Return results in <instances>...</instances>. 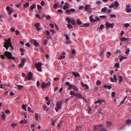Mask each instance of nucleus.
Wrapping results in <instances>:
<instances>
[{"mask_svg": "<svg viewBox=\"0 0 131 131\" xmlns=\"http://www.w3.org/2000/svg\"><path fill=\"white\" fill-rule=\"evenodd\" d=\"M4 54L5 56L9 59L14 60L15 59V57H12L11 53L9 52L6 51L5 52Z\"/></svg>", "mask_w": 131, "mask_h": 131, "instance_id": "nucleus-1", "label": "nucleus"}, {"mask_svg": "<svg viewBox=\"0 0 131 131\" xmlns=\"http://www.w3.org/2000/svg\"><path fill=\"white\" fill-rule=\"evenodd\" d=\"M42 65V63L40 62H39L35 64V67L37 68V70L39 71H41L42 70L41 67V66Z\"/></svg>", "mask_w": 131, "mask_h": 131, "instance_id": "nucleus-2", "label": "nucleus"}, {"mask_svg": "<svg viewBox=\"0 0 131 131\" xmlns=\"http://www.w3.org/2000/svg\"><path fill=\"white\" fill-rule=\"evenodd\" d=\"M68 89H73L75 92H77L78 91V88L75 85H70L69 86Z\"/></svg>", "mask_w": 131, "mask_h": 131, "instance_id": "nucleus-3", "label": "nucleus"}, {"mask_svg": "<svg viewBox=\"0 0 131 131\" xmlns=\"http://www.w3.org/2000/svg\"><path fill=\"white\" fill-rule=\"evenodd\" d=\"M66 20L69 23H71L73 25L75 24L76 23L75 20L72 19L68 17H67V18H66Z\"/></svg>", "mask_w": 131, "mask_h": 131, "instance_id": "nucleus-4", "label": "nucleus"}, {"mask_svg": "<svg viewBox=\"0 0 131 131\" xmlns=\"http://www.w3.org/2000/svg\"><path fill=\"white\" fill-rule=\"evenodd\" d=\"M51 85V82H49L47 83H45L44 82H43L41 84V86L42 89H44L46 87L50 85Z\"/></svg>", "mask_w": 131, "mask_h": 131, "instance_id": "nucleus-5", "label": "nucleus"}, {"mask_svg": "<svg viewBox=\"0 0 131 131\" xmlns=\"http://www.w3.org/2000/svg\"><path fill=\"white\" fill-rule=\"evenodd\" d=\"M75 97L79 99H84V98L83 96L80 93H76Z\"/></svg>", "mask_w": 131, "mask_h": 131, "instance_id": "nucleus-6", "label": "nucleus"}, {"mask_svg": "<svg viewBox=\"0 0 131 131\" xmlns=\"http://www.w3.org/2000/svg\"><path fill=\"white\" fill-rule=\"evenodd\" d=\"M114 25V24L113 23H109L107 21L105 23L106 26L107 28H112Z\"/></svg>", "mask_w": 131, "mask_h": 131, "instance_id": "nucleus-7", "label": "nucleus"}, {"mask_svg": "<svg viewBox=\"0 0 131 131\" xmlns=\"http://www.w3.org/2000/svg\"><path fill=\"white\" fill-rule=\"evenodd\" d=\"M99 130L100 131H107V130L106 128L103 127V125L100 124L99 125Z\"/></svg>", "mask_w": 131, "mask_h": 131, "instance_id": "nucleus-8", "label": "nucleus"}, {"mask_svg": "<svg viewBox=\"0 0 131 131\" xmlns=\"http://www.w3.org/2000/svg\"><path fill=\"white\" fill-rule=\"evenodd\" d=\"M75 9H74L72 8L70 10L67 9L66 11V12L68 14H71V12H74L75 11Z\"/></svg>", "mask_w": 131, "mask_h": 131, "instance_id": "nucleus-9", "label": "nucleus"}, {"mask_svg": "<svg viewBox=\"0 0 131 131\" xmlns=\"http://www.w3.org/2000/svg\"><path fill=\"white\" fill-rule=\"evenodd\" d=\"M62 103V102L61 101H60L56 103L57 106L59 109L61 108Z\"/></svg>", "mask_w": 131, "mask_h": 131, "instance_id": "nucleus-10", "label": "nucleus"}, {"mask_svg": "<svg viewBox=\"0 0 131 131\" xmlns=\"http://www.w3.org/2000/svg\"><path fill=\"white\" fill-rule=\"evenodd\" d=\"M103 88L106 89H110L112 88V87L111 85H108L106 84L104 85Z\"/></svg>", "mask_w": 131, "mask_h": 131, "instance_id": "nucleus-11", "label": "nucleus"}, {"mask_svg": "<svg viewBox=\"0 0 131 131\" xmlns=\"http://www.w3.org/2000/svg\"><path fill=\"white\" fill-rule=\"evenodd\" d=\"M73 75L75 77H80V75L78 73H76L74 72H73L72 73Z\"/></svg>", "mask_w": 131, "mask_h": 131, "instance_id": "nucleus-12", "label": "nucleus"}, {"mask_svg": "<svg viewBox=\"0 0 131 131\" xmlns=\"http://www.w3.org/2000/svg\"><path fill=\"white\" fill-rule=\"evenodd\" d=\"M35 26L36 28H37L38 30H41V28L39 27L40 24L39 23H36L35 25Z\"/></svg>", "mask_w": 131, "mask_h": 131, "instance_id": "nucleus-13", "label": "nucleus"}, {"mask_svg": "<svg viewBox=\"0 0 131 131\" xmlns=\"http://www.w3.org/2000/svg\"><path fill=\"white\" fill-rule=\"evenodd\" d=\"M104 101V100L102 99H99L95 102V103L96 104V105H97V103L100 104L102 102Z\"/></svg>", "mask_w": 131, "mask_h": 131, "instance_id": "nucleus-14", "label": "nucleus"}, {"mask_svg": "<svg viewBox=\"0 0 131 131\" xmlns=\"http://www.w3.org/2000/svg\"><path fill=\"white\" fill-rule=\"evenodd\" d=\"M32 76V74L30 72H29L28 74V76L27 78V79L29 80H31V79Z\"/></svg>", "mask_w": 131, "mask_h": 131, "instance_id": "nucleus-15", "label": "nucleus"}, {"mask_svg": "<svg viewBox=\"0 0 131 131\" xmlns=\"http://www.w3.org/2000/svg\"><path fill=\"white\" fill-rule=\"evenodd\" d=\"M65 4V5L63 7V9H64L66 10L67 8H68L69 7L68 3H66Z\"/></svg>", "mask_w": 131, "mask_h": 131, "instance_id": "nucleus-16", "label": "nucleus"}, {"mask_svg": "<svg viewBox=\"0 0 131 131\" xmlns=\"http://www.w3.org/2000/svg\"><path fill=\"white\" fill-rule=\"evenodd\" d=\"M127 58V57H126L120 56V58H119V60L121 62L123 60Z\"/></svg>", "mask_w": 131, "mask_h": 131, "instance_id": "nucleus-17", "label": "nucleus"}, {"mask_svg": "<svg viewBox=\"0 0 131 131\" xmlns=\"http://www.w3.org/2000/svg\"><path fill=\"white\" fill-rule=\"evenodd\" d=\"M82 86L84 87H85L86 89H89V87L88 85L86 84H84L83 82L81 83Z\"/></svg>", "mask_w": 131, "mask_h": 131, "instance_id": "nucleus-18", "label": "nucleus"}, {"mask_svg": "<svg viewBox=\"0 0 131 131\" xmlns=\"http://www.w3.org/2000/svg\"><path fill=\"white\" fill-rule=\"evenodd\" d=\"M70 94L72 96V97L73 96H74L76 95V93L75 92L72 91H71L70 92Z\"/></svg>", "mask_w": 131, "mask_h": 131, "instance_id": "nucleus-19", "label": "nucleus"}, {"mask_svg": "<svg viewBox=\"0 0 131 131\" xmlns=\"http://www.w3.org/2000/svg\"><path fill=\"white\" fill-rule=\"evenodd\" d=\"M36 7V5L35 4H33L30 6V9L31 10H32L33 9H34Z\"/></svg>", "mask_w": 131, "mask_h": 131, "instance_id": "nucleus-20", "label": "nucleus"}, {"mask_svg": "<svg viewBox=\"0 0 131 131\" xmlns=\"http://www.w3.org/2000/svg\"><path fill=\"white\" fill-rule=\"evenodd\" d=\"M16 85L17 86L18 88L20 90H21L24 87L22 85H19L17 84H16Z\"/></svg>", "mask_w": 131, "mask_h": 131, "instance_id": "nucleus-21", "label": "nucleus"}, {"mask_svg": "<svg viewBox=\"0 0 131 131\" xmlns=\"http://www.w3.org/2000/svg\"><path fill=\"white\" fill-rule=\"evenodd\" d=\"M2 114L1 115V116L2 117V119L3 120H4L5 118V115L4 112H2Z\"/></svg>", "mask_w": 131, "mask_h": 131, "instance_id": "nucleus-22", "label": "nucleus"}, {"mask_svg": "<svg viewBox=\"0 0 131 131\" xmlns=\"http://www.w3.org/2000/svg\"><path fill=\"white\" fill-rule=\"evenodd\" d=\"M27 123V121L24 119V120H22L20 122V124H25Z\"/></svg>", "mask_w": 131, "mask_h": 131, "instance_id": "nucleus-23", "label": "nucleus"}, {"mask_svg": "<svg viewBox=\"0 0 131 131\" xmlns=\"http://www.w3.org/2000/svg\"><path fill=\"white\" fill-rule=\"evenodd\" d=\"M29 3L28 2H27L24 5V7L26 8L28 7L29 5Z\"/></svg>", "mask_w": 131, "mask_h": 131, "instance_id": "nucleus-24", "label": "nucleus"}, {"mask_svg": "<svg viewBox=\"0 0 131 131\" xmlns=\"http://www.w3.org/2000/svg\"><path fill=\"white\" fill-rule=\"evenodd\" d=\"M128 39L127 38H126L125 37L121 38V40L123 41H127L128 40Z\"/></svg>", "mask_w": 131, "mask_h": 131, "instance_id": "nucleus-25", "label": "nucleus"}, {"mask_svg": "<svg viewBox=\"0 0 131 131\" xmlns=\"http://www.w3.org/2000/svg\"><path fill=\"white\" fill-rule=\"evenodd\" d=\"M77 23L78 25H81L82 24V22L79 19H78Z\"/></svg>", "mask_w": 131, "mask_h": 131, "instance_id": "nucleus-26", "label": "nucleus"}, {"mask_svg": "<svg viewBox=\"0 0 131 131\" xmlns=\"http://www.w3.org/2000/svg\"><path fill=\"white\" fill-rule=\"evenodd\" d=\"M26 61L25 58H23L21 59V62L24 64V63L26 62Z\"/></svg>", "mask_w": 131, "mask_h": 131, "instance_id": "nucleus-27", "label": "nucleus"}, {"mask_svg": "<svg viewBox=\"0 0 131 131\" xmlns=\"http://www.w3.org/2000/svg\"><path fill=\"white\" fill-rule=\"evenodd\" d=\"M90 20L91 21H93L94 22V21H96V20L95 19V20H93V16H92V15H91L90 16Z\"/></svg>", "mask_w": 131, "mask_h": 131, "instance_id": "nucleus-28", "label": "nucleus"}, {"mask_svg": "<svg viewBox=\"0 0 131 131\" xmlns=\"http://www.w3.org/2000/svg\"><path fill=\"white\" fill-rule=\"evenodd\" d=\"M126 123L128 124L131 123V120L130 119H128L126 121Z\"/></svg>", "mask_w": 131, "mask_h": 131, "instance_id": "nucleus-29", "label": "nucleus"}, {"mask_svg": "<svg viewBox=\"0 0 131 131\" xmlns=\"http://www.w3.org/2000/svg\"><path fill=\"white\" fill-rule=\"evenodd\" d=\"M93 129L94 130H99V125L98 126H94L93 128Z\"/></svg>", "mask_w": 131, "mask_h": 131, "instance_id": "nucleus-30", "label": "nucleus"}, {"mask_svg": "<svg viewBox=\"0 0 131 131\" xmlns=\"http://www.w3.org/2000/svg\"><path fill=\"white\" fill-rule=\"evenodd\" d=\"M119 4L117 1H115L114 2V5L115 6L117 7L119 5Z\"/></svg>", "mask_w": 131, "mask_h": 131, "instance_id": "nucleus-31", "label": "nucleus"}, {"mask_svg": "<svg viewBox=\"0 0 131 131\" xmlns=\"http://www.w3.org/2000/svg\"><path fill=\"white\" fill-rule=\"evenodd\" d=\"M26 105H25L24 104H23V106H22V108L24 110L26 111Z\"/></svg>", "mask_w": 131, "mask_h": 131, "instance_id": "nucleus-32", "label": "nucleus"}, {"mask_svg": "<svg viewBox=\"0 0 131 131\" xmlns=\"http://www.w3.org/2000/svg\"><path fill=\"white\" fill-rule=\"evenodd\" d=\"M106 123L109 126H111L112 125V123L110 121L107 122Z\"/></svg>", "mask_w": 131, "mask_h": 131, "instance_id": "nucleus-33", "label": "nucleus"}, {"mask_svg": "<svg viewBox=\"0 0 131 131\" xmlns=\"http://www.w3.org/2000/svg\"><path fill=\"white\" fill-rule=\"evenodd\" d=\"M123 77L121 76H119V77L118 80L120 82H122V81Z\"/></svg>", "mask_w": 131, "mask_h": 131, "instance_id": "nucleus-34", "label": "nucleus"}, {"mask_svg": "<svg viewBox=\"0 0 131 131\" xmlns=\"http://www.w3.org/2000/svg\"><path fill=\"white\" fill-rule=\"evenodd\" d=\"M111 17L112 18H116L117 17L114 14H112L110 15Z\"/></svg>", "mask_w": 131, "mask_h": 131, "instance_id": "nucleus-35", "label": "nucleus"}, {"mask_svg": "<svg viewBox=\"0 0 131 131\" xmlns=\"http://www.w3.org/2000/svg\"><path fill=\"white\" fill-rule=\"evenodd\" d=\"M34 44L36 46H37L38 45V43L36 40L34 41Z\"/></svg>", "mask_w": 131, "mask_h": 131, "instance_id": "nucleus-36", "label": "nucleus"}, {"mask_svg": "<svg viewBox=\"0 0 131 131\" xmlns=\"http://www.w3.org/2000/svg\"><path fill=\"white\" fill-rule=\"evenodd\" d=\"M37 85L38 87L39 88L40 86V82L39 80H38L37 82Z\"/></svg>", "mask_w": 131, "mask_h": 131, "instance_id": "nucleus-37", "label": "nucleus"}, {"mask_svg": "<svg viewBox=\"0 0 131 131\" xmlns=\"http://www.w3.org/2000/svg\"><path fill=\"white\" fill-rule=\"evenodd\" d=\"M113 78L115 79V81L116 82L117 81V78L115 74H114L113 75Z\"/></svg>", "mask_w": 131, "mask_h": 131, "instance_id": "nucleus-38", "label": "nucleus"}, {"mask_svg": "<svg viewBox=\"0 0 131 131\" xmlns=\"http://www.w3.org/2000/svg\"><path fill=\"white\" fill-rule=\"evenodd\" d=\"M17 125V124H15L14 123H12L11 124V126L14 128Z\"/></svg>", "mask_w": 131, "mask_h": 131, "instance_id": "nucleus-39", "label": "nucleus"}, {"mask_svg": "<svg viewBox=\"0 0 131 131\" xmlns=\"http://www.w3.org/2000/svg\"><path fill=\"white\" fill-rule=\"evenodd\" d=\"M64 35V36H65L66 38V39L67 40H69V37L67 35H66V34H65Z\"/></svg>", "mask_w": 131, "mask_h": 131, "instance_id": "nucleus-40", "label": "nucleus"}, {"mask_svg": "<svg viewBox=\"0 0 131 131\" xmlns=\"http://www.w3.org/2000/svg\"><path fill=\"white\" fill-rule=\"evenodd\" d=\"M107 8L106 7H104L102 9V11L103 12H105L107 10Z\"/></svg>", "mask_w": 131, "mask_h": 131, "instance_id": "nucleus-41", "label": "nucleus"}, {"mask_svg": "<svg viewBox=\"0 0 131 131\" xmlns=\"http://www.w3.org/2000/svg\"><path fill=\"white\" fill-rule=\"evenodd\" d=\"M65 56H64V55H62L61 56H60L59 57V59H63L64 58H65Z\"/></svg>", "mask_w": 131, "mask_h": 131, "instance_id": "nucleus-42", "label": "nucleus"}, {"mask_svg": "<svg viewBox=\"0 0 131 131\" xmlns=\"http://www.w3.org/2000/svg\"><path fill=\"white\" fill-rule=\"evenodd\" d=\"M48 41L47 39H45L44 40V44L45 45H47V44L48 43Z\"/></svg>", "mask_w": 131, "mask_h": 131, "instance_id": "nucleus-43", "label": "nucleus"}, {"mask_svg": "<svg viewBox=\"0 0 131 131\" xmlns=\"http://www.w3.org/2000/svg\"><path fill=\"white\" fill-rule=\"evenodd\" d=\"M126 12L127 13H130L131 12V8H126Z\"/></svg>", "mask_w": 131, "mask_h": 131, "instance_id": "nucleus-44", "label": "nucleus"}, {"mask_svg": "<svg viewBox=\"0 0 131 131\" xmlns=\"http://www.w3.org/2000/svg\"><path fill=\"white\" fill-rule=\"evenodd\" d=\"M68 27L70 29L72 28L73 27V26L70 24H69L67 25Z\"/></svg>", "mask_w": 131, "mask_h": 131, "instance_id": "nucleus-45", "label": "nucleus"}, {"mask_svg": "<svg viewBox=\"0 0 131 131\" xmlns=\"http://www.w3.org/2000/svg\"><path fill=\"white\" fill-rule=\"evenodd\" d=\"M9 11V14H11L14 11L13 9L12 8H10V9Z\"/></svg>", "mask_w": 131, "mask_h": 131, "instance_id": "nucleus-46", "label": "nucleus"}, {"mask_svg": "<svg viewBox=\"0 0 131 131\" xmlns=\"http://www.w3.org/2000/svg\"><path fill=\"white\" fill-rule=\"evenodd\" d=\"M43 109L45 110H48V108L47 107V106L46 105H44L43 106Z\"/></svg>", "mask_w": 131, "mask_h": 131, "instance_id": "nucleus-47", "label": "nucleus"}, {"mask_svg": "<svg viewBox=\"0 0 131 131\" xmlns=\"http://www.w3.org/2000/svg\"><path fill=\"white\" fill-rule=\"evenodd\" d=\"M6 44V43H4V47H5L6 48V49L8 50L9 47L7 46Z\"/></svg>", "mask_w": 131, "mask_h": 131, "instance_id": "nucleus-48", "label": "nucleus"}, {"mask_svg": "<svg viewBox=\"0 0 131 131\" xmlns=\"http://www.w3.org/2000/svg\"><path fill=\"white\" fill-rule=\"evenodd\" d=\"M130 51V50L129 48H128L126 50V53L128 54Z\"/></svg>", "mask_w": 131, "mask_h": 131, "instance_id": "nucleus-49", "label": "nucleus"}, {"mask_svg": "<svg viewBox=\"0 0 131 131\" xmlns=\"http://www.w3.org/2000/svg\"><path fill=\"white\" fill-rule=\"evenodd\" d=\"M101 82L99 80H97L96 82V85H100L101 84Z\"/></svg>", "mask_w": 131, "mask_h": 131, "instance_id": "nucleus-50", "label": "nucleus"}, {"mask_svg": "<svg viewBox=\"0 0 131 131\" xmlns=\"http://www.w3.org/2000/svg\"><path fill=\"white\" fill-rule=\"evenodd\" d=\"M21 5V2H20L18 4L16 5V6L18 8L20 7Z\"/></svg>", "mask_w": 131, "mask_h": 131, "instance_id": "nucleus-51", "label": "nucleus"}, {"mask_svg": "<svg viewBox=\"0 0 131 131\" xmlns=\"http://www.w3.org/2000/svg\"><path fill=\"white\" fill-rule=\"evenodd\" d=\"M6 43V45L7 46H8L9 47L12 46V44L11 42V43Z\"/></svg>", "mask_w": 131, "mask_h": 131, "instance_id": "nucleus-52", "label": "nucleus"}, {"mask_svg": "<svg viewBox=\"0 0 131 131\" xmlns=\"http://www.w3.org/2000/svg\"><path fill=\"white\" fill-rule=\"evenodd\" d=\"M45 16L48 19H50L51 18V17L49 15Z\"/></svg>", "mask_w": 131, "mask_h": 131, "instance_id": "nucleus-53", "label": "nucleus"}, {"mask_svg": "<svg viewBox=\"0 0 131 131\" xmlns=\"http://www.w3.org/2000/svg\"><path fill=\"white\" fill-rule=\"evenodd\" d=\"M24 64L21 62V63L19 64V67H23L24 66Z\"/></svg>", "mask_w": 131, "mask_h": 131, "instance_id": "nucleus-54", "label": "nucleus"}, {"mask_svg": "<svg viewBox=\"0 0 131 131\" xmlns=\"http://www.w3.org/2000/svg\"><path fill=\"white\" fill-rule=\"evenodd\" d=\"M115 93L114 92H113L112 93V97H114L115 95Z\"/></svg>", "mask_w": 131, "mask_h": 131, "instance_id": "nucleus-55", "label": "nucleus"}, {"mask_svg": "<svg viewBox=\"0 0 131 131\" xmlns=\"http://www.w3.org/2000/svg\"><path fill=\"white\" fill-rule=\"evenodd\" d=\"M89 5H86L85 7V8L86 10H88L89 9Z\"/></svg>", "mask_w": 131, "mask_h": 131, "instance_id": "nucleus-56", "label": "nucleus"}, {"mask_svg": "<svg viewBox=\"0 0 131 131\" xmlns=\"http://www.w3.org/2000/svg\"><path fill=\"white\" fill-rule=\"evenodd\" d=\"M6 8L8 11H9L10 9V7L8 6H7Z\"/></svg>", "mask_w": 131, "mask_h": 131, "instance_id": "nucleus-57", "label": "nucleus"}, {"mask_svg": "<svg viewBox=\"0 0 131 131\" xmlns=\"http://www.w3.org/2000/svg\"><path fill=\"white\" fill-rule=\"evenodd\" d=\"M35 119L36 120H38V116L37 114H35Z\"/></svg>", "mask_w": 131, "mask_h": 131, "instance_id": "nucleus-58", "label": "nucleus"}, {"mask_svg": "<svg viewBox=\"0 0 131 131\" xmlns=\"http://www.w3.org/2000/svg\"><path fill=\"white\" fill-rule=\"evenodd\" d=\"M41 4L42 6H43L45 4V3L44 1H42L41 2Z\"/></svg>", "mask_w": 131, "mask_h": 131, "instance_id": "nucleus-59", "label": "nucleus"}, {"mask_svg": "<svg viewBox=\"0 0 131 131\" xmlns=\"http://www.w3.org/2000/svg\"><path fill=\"white\" fill-rule=\"evenodd\" d=\"M11 43L10 39L8 38V41L6 42L5 43Z\"/></svg>", "mask_w": 131, "mask_h": 131, "instance_id": "nucleus-60", "label": "nucleus"}, {"mask_svg": "<svg viewBox=\"0 0 131 131\" xmlns=\"http://www.w3.org/2000/svg\"><path fill=\"white\" fill-rule=\"evenodd\" d=\"M129 26V24L128 23H126L125 25V26L127 27H128Z\"/></svg>", "mask_w": 131, "mask_h": 131, "instance_id": "nucleus-61", "label": "nucleus"}, {"mask_svg": "<svg viewBox=\"0 0 131 131\" xmlns=\"http://www.w3.org/2000/svg\"><path fill=\"white\" fill-rule=\"evenodd\" d=\"M37 7L38 9H40L42 8V7L41 6L39 5H37Z\"/></svg>", "mask_w": 131, "mask_h": 131, "instance_id": "nucleus-62", "label": "nucleus"}, {"mask_svg": "<svg viewBox=\"0 0 131 131\" xmlns=\"http://www.w3.org/2000/svg\"><path fill=\"white\" fill-rule=\"evenodd\" d=\"M58 6V5L57 4V3H55L54 4V5H53V7L54 8H57Z\"/></svg>", "mask_w": 131, "mask_h": 131, "instance_id": "nucleus-63", "label": "nucleus"}, {"mask_svg": "<svg viewBox=\"0 0 131 131\" xmlns=\"http://www.w3.org/2000/svg\"><path fill=\"white\" fill-rule=\"evenodd\" d=\"M104 27V26L103 25H101L100 26V29H103Z\"/></svg>", "mask_w": 131, "mask_h": 131, "instance_id": "nucleus-64", "label": "nucleus"}]
</instances>
